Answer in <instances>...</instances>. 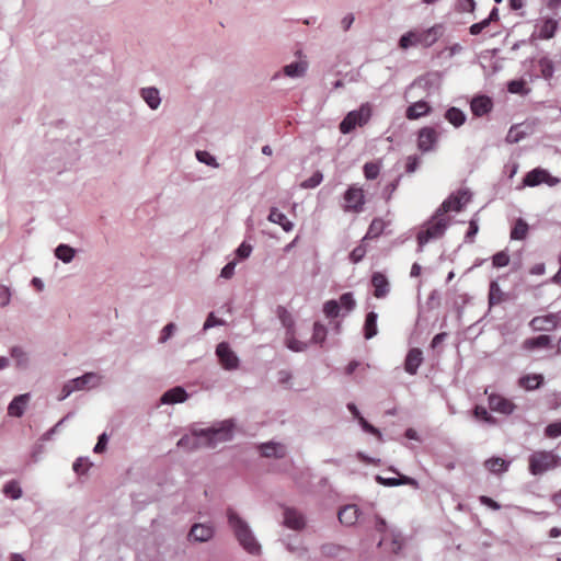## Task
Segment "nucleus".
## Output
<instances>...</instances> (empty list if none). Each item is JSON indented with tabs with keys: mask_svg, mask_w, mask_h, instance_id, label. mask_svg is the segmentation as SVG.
Listing matches in <instances>:
<instances>
[{
	"mask_svg": "<svg viewBox=\"0 0 561 561\" xmlns=\"http://www.w3.org/2000/svg\"><path fill=\"white\" fill-rule=\"evenodd\" d=\"M551 346V337L549 335H539L537 337L526 339L523 342V347L528 351L535 348H547Z\"/></svg>",
	"mask_w": 561,
	"mask_h": 561,
	"instance_id": "nucleus-28",
	"label": "nucleus"
},
{
	"mask_svg": "<svg viewBox=\"0 0 561 561\" xmlns=\"http://www.w3.org/2000/svg\"><path fill=\"white\" fill-rule=\"evenodd\" d=\"M373 114V106L369 103H363L358 110L351 111L346 114L343 121L340 123V131L342 134H350L357 126L362 127L366 125Z\"/></svg>",
	"mask_w": 561,
	"mask_h": 561,
	"instance_id": "nucleus-6",
	"label": "nucleus"
},
{
	"mask_svg": "<svg viewBox=\"0 0 561 561\" xmlns=\"http://www.w3.org/2000/svg\"><path fill=\"white\" fill-rule=\"evenodd\" d=\"M508 466L510 463L500 457L490 458L484 462V467L493 473L504 472L508 469Z\"/></svg>",
	"mask_w": 561,
	"mask_h": 561,
	"instance_id": "nucleus-32",
	"label": "nucleus"
},
{
	"mask_svg": "<svg viewBox=\"0 0 561 561\" xmlns=\"http://www.w3.org/2000/svg\"><path fill=\"white\" fill-rule=\"evenodd\" d=\"M306 70H307L306 61H296V62H291L284 67V73L291 78L304 76Z\"/></svg>",
	"mask_w": 561,
	"mask_h": 561,
	"instance_id": "nucleus-36",
	"label": "nucleus"
},
{
	"mask_svg": "<svg viewBox=\"0 0 561 561\" xmlns=\"http://www.w3.org/2000/svg\"><path fill=\"white\" fill-rule=\"evenodd\" d=\"M412 46H419V43H416L415 30L407 32L399 39V47L401 49L407 50Z\"/></svg>",
	"mask_w": 561,
	"mask_h": 561,
	"instance_id": "nucleus-43",
	"label": "nucleus"
},
{
	"mask_svg": "<svg viewBox=\"0 0 561 561\" xmlns=\"http://www.w3.org/2000/svg\"><path fill=\"white\" fill-rule=\"evenodd\" d=\"M546 436L554 438L561 435V422L551 423L545 430Z\"/></svg>",
	"mask_w": 561,
	"mask_h": 561,
	"instance_id": "nucleus-57",
	"label": "nucleus"
},
{
	"mask_svg": "<svg viewBox=\"0 0 561 561\" xmlns=\"http://www.w3.org/2000/svg\"><path fill=\"white\" fill-rule=\"evenodd\" d=\"M478 230H479V227H478L477 221L471 220L469 222V229L466 233V240L468 242H473L474 236L478 233Z\"/></svg>",
	"mask_w": 561,
	"mask_h": 561,
	"instance_id": "nucleus-63",
	"label": "nucleus"
},
{
	"mask_svg": "<svg viewBox=\"0 0 561 561\" xmlns=\"http://www.w3.org/2000/svg\"><path fill=\"white\" fill-rule=\"evenodd\" d=\"M325 337H327V328L323 324L316 322L313 325V333H312L311 341L316 344H322L324 342Z\"/></svg>",
	"mask_w": 561,
	"mask_h": 561,
	"instance_id": "nucleus-46",
	"label": "nucleus"
},
{
	"mask_svg": "<svg viewBox=\"0 0 561 561\" xmlns=\"http://www.w3.org/2000/svg\"><path fill=\"white\" fill-rule=\"evenodd\" d=\"M30 393L16 396L8 407V414L14 417H21L30 402Z\"/></svg>",
	"mask_w": 561,
	"mask_h": 561,
	"instance_id": "nucleus-21",
	"label": "nucleus"
},
{
	"mask_svg": "<svg viewBox=\"0 0 561 561\" xmlns=\"http://www.w3.org/2000/svg\"><path fill=\"white\" fill-rule=\"evenodd\" d=\"M92 467L93 463L87 457H79L72 465V469L78 476L85 474Z\"/></svg>",
	"mask_w": 561,
	"mask_h": 561,
	"instance_id": "nucleus-42",
	"label": "nucleus"
},
{
	"mask_svg": "<svg viewBox=\"0 0 561 561\" xmlns=\"http://www.w3.org/2000/svg\"><path fill=\"white\" fill-rule=\"evenodd\" d=\"M423 359V352L420 348H411L408 352L404 362L405 371L410 375H415L417 373L419 367L422 365Z\"/></svg>",
	"mask_w": 561,
	"mask_h": 561,
	"instance_id": "nucleus-19",
	"label": "nucleus"
},
{
	"mask_svg": "<svg viewBox=\"0 0 561 561\" xmlns=\"http://www.w3.org/2000/svg\"><path fill=\"white\" fill-rule=\"evenodd\" d=\"M528 233V225L527 222L519 218L515 221V225L511 231V238L513 240H524Z\"/></svg>",
	"mask_w": 561,
	"mask_h": 561,
	"instance_id": "nucleus-39",
	"label": "nucleus"
},
{
	"mask_svg": "<svg viewBox=\"0 0 561 561\" xmlns=\"http://www.w3.org/2000/svg\"><path fill=\"white\" fill-rule=\"evenodd\" d=\"M494 267H505L510 264V255L505 251L495 253L492 257Z\"/></svg>",
	"mask_w": 561,
	"mask_h": 561,
	"instance_id": "nucleus-50",
	"label": "nucleus"
},
{
	"mask_svg": "<svg viewBox=\"0 0 561 561\" xmlns=\"http://www.w3.org/2000/svg\"><path fill=\"white\" fill-rule=\"evenodd\" d=\"M284 524L294 530H301L306 526L304 515L295 508L286 507L284 511Z\"/></svg>",
	"mask_w": 561,
	"mask_h": 561,
	"instance_id": "nucleus-17",
	"label": "nucleus"
},
{
	"mask_svg": "<svg viewBox=\"0 0 561 561\" xmlns=\"http://www.w3.org/2000/svg\"><path fill=\"white\" fill-rule=\"evenodd\" d=\"M560 458L553 451L537 450L528 458V469L533 476H541L559 466Z\"/></svg>",
	"mask_w": 561,
	"mask_h": 561,
	"instance_id": "nucleus-5",
	"label": "nucleus"
},
{
	"mask_svg": "<svg viewBox=\"0 0 561 561\" xmlns=\"http://www.w3.org/2000/svg\"><path fill=\"white\" fill-rule=\"evenodd\" d=\"M340 304L343 308L351 311L355 308V300L352 293H345L340 297Z\"/></svg>",
	"mask_w": 561,
	"mask_h": 561,
	"instance_id": "nucleus-54",
	"label": "nucleus"
},
{
	"mask_svg": "<svg viewBox=\"0 0 561 561\" xmlns=\"http://www.w3.org/2000/svg\"><path fill=\"white\" fill-rule=\"evenodd\" d=\"M252 252V247L249 243L242 242L237 249L236 253L239 259H247Z\"/></svg>",
	"mask_w": 561,
	"mask_h": 561,
	"instance_id": "nucleus-61",
	"label": "nucleus"
},
{
	"mask_svg": "<svg viewBox=\"0 0 561 561\" xmlns=\"http://www.w3.org/2000/svg\"><path fill=\"white\" fill-rule=\"evenodd\" d=\"M214 536V527L210 524H194L188 533V540L205 542Z\"/></svg>",
	"mask_w": 561,
	"mask_h": 561,
	"instance_id": "nucleus-16",
	"label": "nucleus"
},
{
	"mask_svg": "<svg viewBox=\"0 0 561 561\" xmlns=\"http://www.w3.org/2000/svg\"><path fill=\"white\" fill-rule=\"evenodd\" d=\"M11 356L15 360L16 366L26 367L28 363L27 354L23 351V348L19 346H14L11 348Z\"/></svg>",
	"mask_w": 561,
	"mask_h": 561,
	"instance_id": "nucleus-44",
	"label": "nucleus"
},
{
	"mask_svg": "<svg viewBox=\"0 0 561 561\" xmlns=\"http://www.w3.org/2000/svg\"><path fill=\"white\" fill-rule=\"evenodd\" d=\"M231 424L225 422L219 427H209L194 432L192 435L183 436L178 446L186 449H195L201 447L215 448L219 443L231 439Z\"/></svg>",
	"mask_w": 561,
	"mask_h": 561,
	"instance_id": "nucleus-1",
	"label": "nucleus"
},
{
	"mask_svg": "<svg viewBox=\"0 0 561 561\" xmlns=\"http://www.w3.org/2000/svg\"><path fill=\"white\" fill-rule=\"evenodd\" d=\"M174 330H175V325L173 323L167 324L161 332V336L159 339L160 342L164 343L168 339H170L172 336Z\"/></svg>",
	"mask_w": 561,
	"mask_h": 561,
	"instance_id": "nucleus-64",
	"label": "nucleus"
},
{
	"mask_svg": "<svg viewBox=\"0 0 561 561\" xmlns=\"http://www.w3.org/2000/svg\"><path fill=\"white\" fill-rule=\"evenodd\" d=\"M473 415L489 424H495V419L486 411L484 407L477 405L473 410Z\"/></svg>",
	"mask_w": 561,
	"mask_h": 561,
	"instance_id": "nucleus-48",
	"label": "nucleus"
},
{
	"mask_svg": "<svg viewBox=\"0 0 561 561\" xmlns=\"http://www.w3.org/2000/svg\"><path fill=\"white\" fill-rule=\"evenodd\" d=\"M323 312L328 318H336L340 312V306L336 300H329L323 306Z\"/></svg>",
	"mask_w": 561,
	"mask_h": 561,
	"instance_id": "nucleus-49",
	"label": "nucleus"
},
{
	"mask_svg": "<svg viewBox=\"0 0 561 561\" xmlns=\"http://www.w3.org/2000/svg\"><path fill=\"white\" fill-rule=\"evenodd\" d=\"M366 204V194L358 184H351L342 196L341 207L345 213L360 214Z\"/></svg>",
	"mask_w": 561,
	"mask_h": 561,
	"instance_id": "nucleus-7",
	"label": "nucleus"
},
{
	"mask_svg": "<svg viewBox=\"0 0 561 561\" xmlns=\"http://www.w3.org/2000/svg\"><path fill=\"white\" fill-rule=\"evenodd\" d=\"M471 195L468 191L460 190L456 194L450 195L445 199L442 205L437 208L444 216H449L448 213H459L462 207L470 202Z\"/></svg>",
	"mask_w": 561,
	"mask_h": 561,
	"instance_id": "nucleus-8",
	"label": "nucleus"
},
{
	"mask_svg": "<svg viewBox=\"0 0 561 561\" xmlns=\"http://www.w3.org/2000/svg\"><path fill=\"white\" fill-rule=\"evenodd\" d=\"M389 470L397 473L399 478H383L381 476H376L377 483L383 486L410 485L414 489L419 488V482L414 478L402 476L392 467Z\"/></svg>",
	"mask_w": 561,
	"mask_h": 561,
	"instance_id": "nucleus-13",
	"label": "nucleus"
},
{
	"mask_svg": "<svg viewBox=\"0 0 561 561\" xmlns=\"http://www.w3.org/2000/svg\"><path fill=\"white\" fill-rule=\"evenodd\" d=\"M11 290L5 285H0V308H3L10 304Z\"/></svg>",
	"mask_w": 561,
	"mask_h": 561,
	"instance_id": "nucleus-56",
	"label": "nucleus"
},
{
	"mask_svg": "<svg viewBox=\"0 0 561 561\" xmlns=\"http://www.w3.org/2000/svg\"><path fill=\"white\" fill-rule=\"evenodd\" d=\"M539 67H540L541 76L545 79H551L553 77L554 67H553V62L550 59L541 58L539 60Z\"/></svg>",
	"mask_w": 561,
	"mask_h": 561,
	"instance_id": "nucleus-47",
	"label": "nucleus"
},
{
	"mask_svg": "<svg viewBox=\"0 0 561 561\" xmlns=\"http://www.w3.org/2000/svg\"><path fill=\"white\" fill-rule=\"evenodd\" d=\"M141 96L146 103L153 110L160 105L159 91L156 88H145L141 90Z\"/></svg>",
	"mask_w": 561,
	"mask_h": 561,
	"instance_id": "nucleus-33",
	"label": "nucleus"
},
{
	"mask_svg": "<svg viewBox=\"0 0 561 561\" xmlns=\"http://www.w3.org/2000/svg\"><path fill=\"white\" fill-rule=\"evenodd\" d=\"M493 102L489 96L480 95L472 99L470 103L471 112L474 116H483L491 112Z\"/></svg>",
	"mask_w": 561,
	"mask_h": 561,
	"instance_id": "nucleus-20",
	"label": "nucleus"
},
{
	"mask_svg": "<svg viewBox=\"0 0 561 561\" xmlns=\"http://www.w3.org/2000/svg\"><path fill=\"white\" fill-rule=\"evenodd\" d=\"M216 354L219 358L221 366L227 370H232L238 368L239 358L234 354V352L230 348L228 343H219L216 348Z\"/></svg>",
	"mask_w": 561,
	"mask_h": 561,
	"instance_id": "nucleus-12",
	"label": "nucleus"
},
{
	"mask_svg": "<svg viewBox=\"0 0 561 561\" xmlns=\"http://www.w3.org/2000/svg\"><path fill=\"white\" fill-rule=\"evenodd\" d=\"M3 493L13 500H18L22 496V490L16 481H9L3 486Z\"/></svg>",
	"mask_w": 561,
	"mask_h": 561,
	"instance_id": "nucleus-45",
	"label": "nucleus"
},
{
	"mask_svg": "<svg viewBox=\"0 0 561 561\" xmlns=\"http://www.w3.org/2000/svg\"><path fill=\"white\" fill-rule=\"evenodd\" d=\"M76 254V250L68 244H59L55 249V255L58 260L62 261L64 263H70Z\"/></svg>",
	"mask_w": 561,
	"mask_h": 561,
	"instance_id": "nucleus-37",
	"label": "nucleus"
},
{
	"mask_svg": "<svg viewBox=\"0 0 561 561\" xmlns=\"http://www.w3.org/2000/svg\"><path fill=\"white\" fill-rule=\"evenodd\" d=\"M476 8L473 0H457V10L459 12H472Z\"/></svg>",
	"mask_w": 561,
	"mask_h": 561,
	"instance_id": "nucleus-58",
	"label": "nucleus"
},
{
	"mask_svg": "<svg viewBox=\"0 0 561 561\" xmlns=\"http://www.w3.org/2000/svg\"><path fill=\"white\" fill-rule=\"evenodd\" d=\"M227 516L229 525L233 529L234 536L243 549L249 553L257 554L261 550V547L254 538L248 524L232 508L227 511Z\"/></svg>",
	"mask_w": 561,
	"mask_h": 561,
	"instance_id": "nucleus-2",
	"label": "nucleus"
},
{
	"mask_svg": "<svg viewBox=\"0 0 561 561\" xmlns=\"http://www.w3.org/2000/svg\"><path fill=\"white\" fill-rule=\"evenodd\" d=\"M377 313L374 311H370L366 314L365 323H364V336L365 339L369 340L374 337L378 330H377Z\"/></svg>",
	"mask_w": 561,
	"mask_h": 561,
	"instance_id": "nucleus-30",
	"label": "nucleus"
},
{
	"mask_svg": "<svg viewBox=\"0 0 561 561\" xmlns=\"http://www.w3.org/2000/svg\"><path fill=\"white\" fill-rule=\"evenodd\" d=\"M381 171L380 161L366 162L363 167L364 176L366 180L371 181L379 176Z\"/></svg>",
	"mask_w": 561,
	"mask_h": 561,
	"instance_id": "nucleus-38",
	"label": "nucleus"
},
{
	"mask_svg": "<svg viewBox=\"0 0 561 561\" xmlns=\"http://www.w3.org/2000/svg\"><path fill=\"white\" fill-rule=\"evenodd\" d=\"M450 224V216H444L436 210L432 218L426 222L425 229L420 230L416 236L420 250H422V248L431 240L442 238Z\"/></svg>",
	"mask_w": 561,
	"mask_h": 561,
	"instance_id": "nucleus-3",
	"label": "nucleus"
},
{
	"mask_svg": "<svg viewBox=\"0 0 561 561\" xmlns=\"http://www.w3.org/2000/svg\"><path fill=\"white\" fill-rule=\"evenodd\" d=\"M438 140V133L433 127H423L417 134V148L422 152L432 151Z\"/></svg>",
	"mask_w": 561,
	"mask_h": 561,
	"instance_id": "nucleus-11",
	"label": "nucleus"
},
{
	"mask_svg": "<svg viewBox=\"0 0 561 561\" xmlns=\"http://www.w3.org/2000/svg\"><path fill=\"white\" fill-rule=\"evenodd\" d=\"M102 376L95 373H87L81 377L68 380L58 396V400L62 401L71 393L82 390H91L102 385Z\"/></svg>",
	"mask_w": 561,
	"mask_h": 561,
	"instance_id": "nucleus-4",
	"label": "nucleus"
},
{
	"mask_svg": "<svg viewBox=\"0 0 561 561\" xmlns=\"http://www.w3.org/2000/svg\"><path fill=\"white\" fill-rule=\"evenodd\" d=\"M419 163H420L419 157H416V156H409L407 158L405 171L408 173H413L417 169Z\"/></svg>",
	"mask_w": 561,
	"mask_h": 561,
	"instance_id": "nucleus-62",
	"label": "nucleus"
},
{
	"mask_svg": "<svg viewBox=\"0 0 561 561\" xmlns=\"http://www.w3.org/2000/svg\"><path fill=\"white\" fill-rule=\"evenodd\" d=\"M196 158L199 162H203L207 165H210V167H214V168H217L218 167V163L216 161V159L207 151H203V150H199L196 152Z\"/></svg>",
	"mask_w": 561,
	"mask_h": 561,
	"instance_id": "nucleus-53",
	"label": "nucleus"
},
{
	"mask_svg": "<svg viewBox=\"0 0 561 561\" xmlns=\"http://www.w3.org/2000/svg\"><path fill=\"white\" fill-rule=\"evenodd\" d=\"M504 298H505V294L500 288V285L497 284V282L492 280L490 284V289H489L490 306H495V305L503 302Z\"/></svg>",
	"mask_w": 561,
	"mask_h": 561,
	"instance_id": "nucleus-34",
	"label": "nucleus"
},
{
	"mask_svg": "<svg viewBox=\"0 0 561 561\" xmlns=\"http://www.w3.org/2000/svg\"><path fill=\"white\" fill-rule=\"evenodd\" d=\"M543 382V376L539 374L526 375L519 378L518 385L525 390L538 389Z\"/></svg>",
	"mask_w": 561,
	"mask_h": 561,
	"instance_id": "nucleus-29",
	"label": "nucleus"
},
{
	"mask_svg": "<svg viewBox=\"0 0 561 561\" xmlns=\"http://www.w3.org/2000/svg\"><path fill=\"white\" fill-rule=\"evenodd\" d=\"M268 220L279 225L286 232H289L294 229L293 222L286 217V215H284L275 207L271 208Z\"/></svg>",
	"mask_w": 561,
	"mask_h": 561,
	"instance_id": "nucleus-26",
	"label": "nucleus"
},
{
	"mask_svg": "<svg viewBox=\"0 0 561 561\" xmlns=\"http://www.w3.org/2000/svg\"><path fill=\"white\" fill-rule=\"evenodd\" d=\"M445 118L455 127H460L466 122L465 113L458 107H450L445 113Z\"/></svg>",
	"mask_w": 561,
	"mask_h": 561,
	"instance_id": "nucleus-31",
	"label": "nucleus"
},
{
	"mask_svg": "<svg viewBox=\"0 0 561 561\" xmlns=\"http://www.w3.org/2000/svg\"><path fill=\"white\" fill-rule=\"evenodd\" d=\"M358 515H359L358 507L354 504H351V505H346V506L342 507L339 511L337 517L342 524H344L346 526H353L357 522Z\"/></svg>",
	"mask_w": 561,
	"mask_h": 561,
	"instance_id": "nucleus-24",
	"label": "nucleus"
},
{
	"mask_svg": "<svg viewBox=\"0 0 561 561\" xmlns=\"http://www.w3.org/2000/svg\"><path fill=\"white\" fill-rule=\"evenodd\" d=\"M432 111L431 105L425 101H417L411 104L405 111V117L410 121H415L428 115Z\"/></svg>",
	"mask_w": 561,
	"mask_h": 561,
	"instance_id": "nucleus-22",
	"label": "nucleus"
},
{
	"mask_svg": "<svg viewBox=\"0 0 561 561\" xmlns=\"http://www.w3.org/2000/svg\"><path fill=\"white\" fill-rule=\"evenodd\" d=\"M187 399V393L182 387H174L161 397V403L163 404H173V403H182Z\"/></svg>",
	"mask_w": 561,
	"mask_h": 561,
	"instance_id": "nucleus-25",
	"label": "nucleus"
},
{
	"mask_svg": "<svg viewBox=\"0 0 561 561\" xmlns=\"http://www.w3.org/2000/svg\"><path fill=\"white\" fill-rule=\"evenodd\" d=\"M261 455L263 457L283 458L286 456V447L280 443H265L260 446Z\"/></svg>",
	"mask_w": 561,
	"mask_h": 561,
	"instance_id": "nucleus-23",
	"label": "nucleus"
},
{
	"mask_svg": "<svg viewBox=\"0 0 561 561\" xmlns=\"http://www.w3.org/2000/svg\"><path fill=\"white\" fill-rule=\"evenodd\" d=\"M557 182V179L551 178V175L546 170L539 168L531 170L524 178V184L527 186H537L541 183H547L551 186Z\"/></svg>",
	"mask_w": 561,
	"mask_h": 561,
	"instance_id": "nucleus-14",
	"label": "nucleus"
},
{
	"mask_svg": "<svg viewBox=\"0 0 561 561\" xmlns=\"http://www.w3.org/2000/svg\"><path fill=\"white\" fill-rule=\"evenodd\" d=\"M387 225L388 224L382 218H374L363 238V242L378 238L385 231Z\"/></svg>",
	"mask_w": 561,
	"mask_h": 561,
	"instance_id": "nucleus-27",
	"label": "nucleus"
},
{
	"mask_svg": "<svg viewBox=\"0 0 561 561\" xmlns=\"http://www.w3.org/2000/svg\"><path fill=\"white\" fill-rule=\"evenodd\" d=\"M485 394H488V403L489 408L497 413H502L505 415H510L514 412L516 405L513 401H511L507 398H504L501 394L496 393H488V390L484 391Z\"/></svg>",
	"mask_w": 561,
	"mask_h": 561,
	"instance_id": "nucleus-10",
	"label": "nucleus"
},
{
	"mask_svg": "<svg viewBox=\"0 0 561 561\" xmlns=\"http://www.w3.org/2000/svg\"><path fill=\"white\" fill-rule=\"evenodd\" d=\"M559 323V316L550 313L547 316L535 317L529 322L534 331H552Z\"/></svg>",
	"mask_w": 561,
	"mask_h": 561,
	"instance_id": "nucleus-15",
	"label": "nucleus"
},
{
	"mask_svg": "<svg viewBox=\"0 0 561 561\" xmlns=\"http://www.w3.org/2000/svg\"><path fill=\"white\" fill-rule=\"evenodd\" d=\"M507 88L511 93L524 94L526 92L525 81L523 80H513L508 83Z\"/></svg>",
	"mask_w": 561,
	"mask_h": 561,
	"instance_id": "nucleus-55",
	"label": "nucleus"
},
{
	"mask_svg": "<svg viewBox=\"0 0 561 561\" xmlns=\"http://www.w3.org/2000/svg\"><path fill=\"white\" fill-rule=\"evenodd\" d=\"M416 43L423 48L433 46L445 33V26L442 23H436L428 28H414Z\"/></svg>",
	"mask_w": 561,
	"mask_h": 561,
	"instance_id": "nucleus-9",
	"label": "nucleus"
},
{
	"mask_svg": "<svg viewBox=\"0 0 561 561\" xmlns=\"http://www.w3.org/2000/svg\"><path fill=\"white\" fill-rule=\"evenodd\" d=\"M286 346L294 352H304L307 348V343L297 340L291 331L286 333Z\"/></svg>",
	"mask_w": 561,
	"mask_h": 561,
	"instance_id": "nucleus-41",
	"label": "nucleus"
},
{
	"mask_svg": "<svg viewBox=\"0 0 561 561\" xmlns=\"http://www.w3.org/2000/svg\"><path fill=\"white\" fill-rule=\"evenodd\" d=\"M323 175L320 171L314 172L309 179L305 180L300 186L302 188H313L322 182Z\"/></svg>",
	"mask_w": 561,
	"mask_h": 561,
	"instance_id": "nucleus-51",
	"label": "nucleus"
},
{
	"mask_svg": "<svg viewBox=\"0 0 561 561\" xmlns=\"http://www.w3.org/2000/svg\"><path fill=\"white\" fill-rule=\"evenodd\" d=\"M374 296L378 299L385 298L390 291V284L385 274L375 272L371 276Z\"/></svg>",
	"mask_w": 561,
	"mask_h": 561,
	"instance_id": "nucleus-18",
	"label": "nucleus"
},
{
	"mask_svg": "<svg viewBox=\"0 0 561 561\" xmlns=\"http://www.w3.org/2000/svg\"><path fill=\"white\" fill-rule=\"evenodd\" d=\"M358 422L365 432L376 435L378 437L381 436V433L379 432V430L376 428L375 426H373L371 424H369L363 416H358Z\"/></svg>",
	"mask_w": 561,
	"mask_h": 561,
	"instance_id": "nucleus-59",
	"label": "nucleus"
},
{
	"mask_svg": "<svg viewBox=\"0 0 561 561\" xmlns=\"http://www.w3.org/2000/svg\"><path fill=\"white\" fill-rule=\"evenodd\" d=\"M277 316L282 324L287 329V332L294 331L295 320L291 313L283 306H278Z\"/></svg>",
	"mask_w": 561,
	"mask_h": 561,
	"instance_id": "nucleus-40",
	"label": "nucleus"
},
{
	"mask_svg": "<svg viewBox=\"0 0 561 561\" xmlns=\"http://www.w3.org/2000/svg\"><path fill=\"white\" fill-rule=\"evenodd\" d=\"M366 252H367V249H366V245L364 244V242L362 241V243L359 245H357L350 254V260L353 262V263H358L359 261L363 260V257L366 255Z\"/></svg>",
	"mask_w": 561,
	"mask_h": 561,
	"instance_id": "nucleus-52",
	"label": "nucleus"
},
{
	"mask_svg": "<svg viewBox=\"0 0 561 561\" xmlns=\"http://www.w3.org/2000/svg\"><path fill=\"white\" fill-rule=\"evenodd\" d=\"M69 417V414L62 417L60 421H58L55 426H53L50 430H48L46 433L43 434L42 440H49L54 436V434L58 431V428L65 423V421Z\"/></svg>",
	"mask_w": 561,
	"mask_h": 561,
	"instance_id": "nucleus-60",
	"label": "nucleus"
},
{
	"mask_svg": "<svg viewBox=\"0 0 561 561\" xmlns=\"http://www.w3.org/2000/svg\"><path fill=\"white\" fill-rule=\"evenodd\" d=\"M558 28V22L553 19H547L543 21L539 28V37L542 39H549L554 36Z\"/></svg>",
	"mask_w": 561,
	"mask_h": 561,
	"instance_id": "nucleus-35",
	"label": "nucleus"
}]
</instances>
